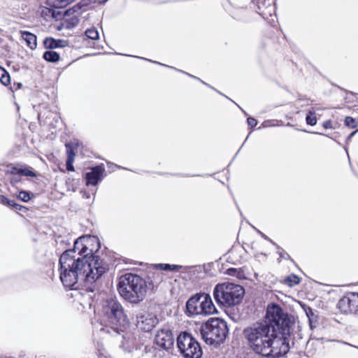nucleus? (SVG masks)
Here are the masks:
<instances>
[{
    "mask_svg": "<svg viewBox=\"0 0 358 358\" xmlns=\"http://www.w3.org/2000/svg\"><path fill=\"white\" fill-rule=\"evenodd\" d=\"M59 43H65L64 41H56L53 38H46L44 41V44L47 48H55L59 47Z\"/></svg>",
    "mask_w": 358,
    "mask_h": 358,
    "instance_id": "nucleus-21",
    "label": "nucleus"
},
{
    "mask_svg": "<svg viewBox=\"0 0 358 358\" xmlns=\"http://www.w3.org/2000/svg\"><path fill=\"white\" fill-rule=\"evenodd\" d=\"M262 323H266L277 329L285 330L289 326V319L287 313H284L282 308L275 304L267 307L266 320Z\"/></svg>",
    "mask_w": 358,
    "mask_h": 358,
    "instance_id": "nucleus-10",
    "label": "nucleus"
},
{
    "mask_svg": "<svg viewBox=\"0 0 358 358\" xmlns=\"http://www.w3.org/2000/svg\"><path fill=\"white\" fill-rule=\"evenodd\" d=\"M87 3H88V5L90 3H106L108 0H85Z\"/></svg>",
    "mask_w": 358,
    "mask_h": 358,
    "instance_id": "nucleus-32",
    "label": "nucleus"
},
{
    "mask_svg": "<svg viewBox=\"0 0 358 358\" xmlns=\"http://www.w3.org/2000/svg\"><path fill=\"white\" fill-rule=\"evenodd\" d=\"M162 270L164 271H179L181 268V266L174 265V264H161L158 265Z\"/></svg>",
    "mask_w": 358,
    "mask_h": 358,
    "instance_id": "nucleus-24",
    "label": "nucleus"
},
{
    "mask_svg": "<svg viewBox=\"0 0 358 358\" xmlns=\"http://www.w3.org/2000/svg\"><path fill=\"white\" fill-rule=\"evenodd\" d=\"M243 335L250 348L264 357H280L289 349L286 338L278 336L274 328L266 323L253 324L244 329Z\"/></svg>",
    "mask_w": 358,
    "mask_h": 358,
    "instance_id": "nucleus-1",
    "label": "nucleus"
},
{
    "mask_svg": "<svg viewBox=\"0 0 358 358\" xmlns=\"http://www.w3.org/2000/svg\"><path fill=\"white\" fill-rule=\"evenodd\" d=\"M177 345L185 358H201L202 355L199 343L189 333L182 332L178 336Z\"/></svg>",
    "mask_w": 358,
    "mask_h": 358,
    "instance_id": "nucleus-9",
    "label": "nucleus"
},
{
    "mask_svg": "<svg viewBox=\"0 0 358 358\" xmlns=\"http://www.w3.org/2000/svg\"><path fill=\"white\" fill-rule=\"evenodd\" d=\"M228 331L227 322L220 318H210L201 327L202 338L209 345L222 343L225 340Z\"/></svg>",
    "mask_w": 358,
    "mask_h": 358,
    "instance_id": "nucleus-6",
    "label": "nucleus"
},
{
    "mask_svg": "<svg viewBox=\"0 0 358 358\" xmlns=\"http://www.w3.org/2000/svg\"><path fill=\"white\" fill-rule=\"evenodd\" d=\"M21 36L23 40H24L27 43V45L31 48V49H35L37 45L36 43V36L28 31H21Z\"/></svg>",
    "mask_w": 358,
    "mask_h": 358,
    "instance_id": "nucleus-17",
    "label": "nucleus"
},
{
    "mask_svg": "<svg viewBox=\"0 0 358 358\" xmlns=\"http://www.w3.org/2000/svg\"><path fill=\"white\" fill-rule=\"evenodd\" d=\"M244 293L243 287L231 282L217 284L213 290V296L217 303L227 307L238 304L242 301Z\"/></svg>",
    "mask_w": 358,
    "mask_h": 358,
    "instance_id": "nucleus-5",
    "label": "nucleus"
},
{
    "mask_svg": "<svg viewBox=\"0 0 358 358\" xmlns=\"http://www.w3.org/2000/svg\"><path fill=\"white\" fill-rule=\"evenodd\" d=\"M13 207L15 208L17 210H22V209L25 208L24 206L17 204V203H15V205L13 206Z\"/></svg>",
    "mask_w": 358,
    "mask_h": 358,
    "instance_id": "nucleus-35",
    "label": "nucleus"
},
{
    "mask_svg": "<svg viewBox=\"0 0 358 358\" xmlns=\"http://www.w3.org/2000/svg\"><path fill=\"white\" fill-rule=\"evenodd\" d=\"M1 202H2L3 204L7 205V206H12V207H13V206H15V203L13 201H12V200H9V199H7L6 197L3 196V197L1 199Z\"/></svg>",
    "mask_w": 358,
    "mask_h": 358,
    "instance_id": "nucleus-28",
    "label": "nucleus"
},
{
    "mask_svg": "<svg viewBox=\"0 0 358 358\" xmlns=\"http://www.w3.org/2000/svg\"><path fill=\"white\" fill-rule=\"evenodd\" d=\"M306 121L308 124L311 126H314L317 124V118L315 115V111L313 110H310L308 111V113L306 117Z\"/></svg>",
    "mask_w": 358,
    "mask_h": 358,
    "instance_id": "nucleus-22",
    "label": "nucleus"
},
{
    "mask_svg": "<svg viewBox=\"0 0 358 358\" xmlns=\"http://www.w3.org/2000/svg\"><path fill=\"white\" fill-rule=\"evenodd\" d=\"M278 253L279 254L280 257L283 259H289V255L284 251L283 249L278 246Z\"/></svg>",
    "mask_w": 358,
    "mask_h": 358,
    "instance_id": "nucleus-29",
    "label": "nucleus"
},
{
    "mask_svg": "<svg viewBox=\"0 0 358 358\" xmlns=\"http://www.w3.org/2000/svg\"><path fill=\"white\" fill-rule=\"evenodd\" d=\"M247 122L249 126L254 127L257 125V121L253 117H248Z\"/></svg>",
    "mask_w": 358,
    "mask_h": 358,
    "instance_id": "nucleus-31",
    "label": "nucleus"
},
{
    "mask_svg": "<svg viewBox=\"0 0 358 358\" xmlns=\"http://www.w3.org/2000/svg\"><path fill=\"white\" fill-rule=\"evenodd\" d=\"M0 81L4 85L10 83V76L8 73L1 66H0Z\"/></svg>",
    "mask_w": 358,
    "mask_h": 358,
    "instance_id": "nucleus-19",
    "label": "nucleus"
},
{
    "mask_svg": "<svg viewBox=\"0 0 358 358\" xmlns=\"http://www.w3.org/2000/svg\"><path fill=\"white\" fill-rule=\"evenodd\" d=\"M155 342L159 348L168 350L174 344V337L171 330L161 329L155 334Z\"/></svg>",
    "mask_w": 358,
    "mask_h": 358,
    "instance_id": "nucleus-13",
    "label": "nucleus"
},
{
    "mask_svg": "<svg viewBox=\"0 0 358 358\" xmlns=\"http://www.w3.org/2000/svg\"><path fill=\"white\" fill-rule=\"evenodd\" d=\"M189 316H208L217 313V309L210 294L200 292L190 297L186 303Z\"/></svg>",
    "mask_w": 358,
    "mask_h": 358,
    "instance_id": "nucleus-8",
    "label": "nucleus"
},
{
    "mask_svg": "<svg viewBox=\"0 0 358 358\" xmlns=\"http://www.w3.org/2000/svg\"><path fill=\"white\" fill-rule=\"evenodd\" d=\"M262 236H263L266 240H268V241H271L270 240V238H268L266 235L262 234Z\"/></svg>",
    "mask_w": 358,
    "mask_h": 358,
    "instance_id": "nucleus-37",
    "label": "nucleus"
},
{
    "mask_svg": "<svg viewBox=\"0 0 358 358\" xmlns=\"http://www.w3.org/2000/svg\"><path fill=\"white\" fill-rule=\"evenodd\" d=\"M104 171L105 169L102 165L92 168L91 171L87 173L85 176L87 185H96L101 180Z\"/></svg>",
    "mask_w": 358,
    "mask_h": 358,
    "instance_id": "nucleus-15",
    "label": "nucleus"
},
{
    "mask_svg": "<svg viewBox=\"0 0 358 358\" xmlns=\"http://www.w3.org/2000/svg\"><path fill=\"white\" fill-rule=\"evenodd\" d=\"M323 127L325 128V129H329V128H331V121H326L324 122L323 124Z\"/></svg>",
    "mask_w": 358,
    "mask_h": 358,
    "instance_id": "nucleus-33",
    "label": "nucleus"
},
{
    "mask_svg": "<svg viewBox=\"0 0 358 358\" xmlns=\"http://www.w3.org/2000/svg\"><path fill=\"white\" fill-rule=\"evenodd\" d=\"M76 271L78 275L76 280L73 285H67L64 281H62L63 285L72 289H77L78 288V281L83 280L88 289L93 291V285L106 272V268L104 262L101 260L97 256H94L87 261L82 262V264L78 266V268H72V271Z\"/></svg>",
    "mask_w": 358,
    "mask_h": 358,
    "instance_id": "nucleus-3",
    "label": "nucleus"
},
{
    "mask_svg": "<svg viewBox=\"0 0 358 358\" xmlns=\"http://www.w3.org/2000/svg\"><path fill=\"white\" fill-rule=\"evenodd\" d=\"M12 175H20L29 177H36V173L28 167L13 166L9 171Z\"/></svg>",
    "mask_w": 358,
    "mask_h": 358,
    "instance_id": "nucleus-16",
    "label": "nucleus"
},
{
    "mask_svg": "<svg viewBox=\"0 0 358 358\" xmlns=\"http://www.w3.org/2000/svg\"><path fill=\"white\" fill-rule=\"evenodd\" d=\"M356 133V131H353L352 133H351V134L349 136V138H350L352 136H353Z\"/></svg>",
    "mask_w": 358,
    "mask_h": 358,
    "instance_id": "nucleus-38",
    "label": "nucleus"
},
{
    "mask_svg": "<svg viewBox=\"0 0 358 358\" xmlns=\"http://www.w3.org/2000/svg\"><path fill=\"white\" fill-rule=\"evenodd\" d=\"M74 161H71V159H67L66 160V169L69 171H74V167L73 166V163Z\"/></svg>",
    "mask_w": 358,
    "mask_h": 358,
    "instance_id": "nucleus-30",
    "label": "nucleus"
},
{
    "mask_svg": "<svg viewBox=\"0 0 358 358\" xmlns=\"http://www.w3.org/2000/svg\"><path fill=\"white\" fill-rule=\"evenodd\" d=\"M236 272V270L235 268H229L227 270V274L230 275H235V273Z\"/></svg>",
    "mask_w": 358,
    "mask_h": 358,
    "instance_id": "nucleus-34",
    "label": "nucleus"
},
{
    "mask_svg": "<svg viewBox=\"0 0 358 358\" xmlns=\"http://www.w3.org/2000/svg\"><path fill=\"white\" fill-rule=\"evenodd\" d=\"M43 58L48 62H55L59 61V55L55 51L49 50L44 52Z\"/></svg>",
    "mask_w": 358,
    "mask_h": 358,
    "instance_id": "nucleus-18",
    "label": "nucleus"
},
{
    "mask_svg": "<svg viewBox=\"0 0 358 358\" xmlns=\"http://www.w3.org/2000/svg\"><path fill=\"white\" fill-rule=\"evenodd\" d=\"M65 145L66 148L67 159H71V161H74L76 154L73 150V143H66Z\"/></svg>",
    "mask_w": 358,
    "mask_h": 358,
    "instance_id": "nucleus-25",
    "label": "nucleus"
},
{
    "mask_svg": "<svg viewBox=\"0 0 358 358\" xmlns=\"http://www.w3.org/2000/svg\"><path fill=\"white\" fill-rule=\"evenodd\" d=\"M87 6L88 3L85 0H81L78 3L65 11L64 17L66 23V28L71 29L78 24L79 22L78 17L82 13L81 10H85V8Z\"/></svg>",
    "mask_w": 358,
    "mask_h": 358,
    "instance_id": "nucleus-11",
    "label": "nucleus"
},
{
    "mask_svg": "<svg viewBox=\"0 0 358 358\" xmlns=\"http://www.w3.org/2000/svg\"><path fill=\"white\" fill-rule=\"evenodd\" d=\"M157 323V317L152 313L144 312L137 316L136 326L144 331H151Z\"/></svg>",
    "mask_w": 358,
    "mask_h": 358,
    "instance_id": "nucleus-14",
    "label": "nucleus"
},
{
    "mask_svg": "<svg viewBox=\"0 0 358 358\" xmlns=\"http://www.w3.org/2000/svg\"><path fill=\"white\" fill-rule=\"evenodd\" d=\"M117 289L122 297L134 303L142 301L147 290L145 281L132 273H126L120 278Z\"/></svg>",
    "mask_w": 358,
    "mask_h": 358,
    "instance_id": "nucleus-4",
    "label": "nucleus"
},
{
    "mask_svg": "<svg viewBox=\"0 0 358 358\" xmlns=\"http://www.w3.org/2000/svg\"><path fill=\"white\" fill-rule=\"evenodd\" d=\"M85 36L92 40H97L99 37L98 31L95 28H90L85 31Z\"/></svg>",
    "mask_w": 358,
    "mask_h": 358,
    "instance_id": "nucleus-23",
    "label": "nucleus"
},
{
    "mask_svg": "<svg viewBox=\"0 0 358 358\" xmlns=\"http://www.w3.org/2000/svg\"><path fill=\"white\" fill-rule=\"evenodd\" d=\"M338 308L344 313H354L358 310V292H350L341 299Z\"/></svg>",
    "mask_w": 358,
    "mask_h": 358,
    "instance_id": "nucleus-12",
    "label": "nucleus"
},
{
    "mask_svg": "<svg viewBox=\"0 0 358 358\" xmlns=\"http://www.w3.org/2000/svg\"><path fill=\"white\" fill-rule=\"evenodd\" d=\"M66 42L65 43H59V47H64L66 45Z\"/></svg>",
    "mask_w": 358,
    "mask_h": 358,
    "instance_id": "nucleus-36",
    "label": "nucleus"
},
{
    "mask_svg": "<svg viewBox=\"0 0 358 358\" xmlns=\"http://www.w3.org/2000/svg\"><path fill=\"white\" fill-rule=\"evenodd\" d=\"M99 247V240L95 236H84L75 241L73 248L66 250L59 258L61 281L73 285L78 274L75 270L72 271V268H78L82 262L94 257V252Z\"/></svg>",
    "mask_w": 358,
    "mask_h": 358,
    "instance_id": "nucleus-2",
    "label": "nucleus"
},
{
    "mask_svg": "<svg viewBox=\"0 0 358 358\" xmlns=\"http://www.w3.org/2000/svg\"><path fill=\"white\" fill-rule=\"evenodd\" d=\"M18 198L24 202H27L31 199L30 194L25 191L20 192Z\"/></svg>",
    "mask_w": 358,
    "mask_h": 358,
    "instance_id": "nucleus-26",
    "label": "nucleus"
},
{
    "mask_svg": "<svg viewBox=\"0 0 358 358\" xmlns=\"http://www.w3.org/2000/svg\"><path fill=\"white\" fill-rule=\"evenodd\" d=\"M102 320L111 325V330L118 333V326H124L127 323L121 304L116 299L110 298L106 300L102 306Z\"/></svg>",
    "mask_w": 358,
    "mask_h": 358,
    "instance_id": "nucleus-7",
    "label": "nucleus"
},
{
    "mask_svg": "<svg viewBox=\"0 0 358 358\" xmlns=\"http://www.w3.org/2000/svg\"><path fill=\"white\" fill-rule=\"evenodd\" d=\"M285 282L289 287H293L294 285H298L300 282L299 278L296 275H290L287 276L285 280Z\"/></svg>",
    "mask_w": 358,
    "mask_h": 358,
    "instance_id": "nucleus-20",
    "label": "nucleus"
},
{
    "mask_svg": "<svg viewBox=\"0 0 358 358\" xmlns=\"http://www.w3.org/2000/svg\"><path fill=\"white\" fill-rule=\"evenodd\" d=\"M345 124L346 126L350 128H355L357 127L355 124V120L354 118L351 117H346L345 119Z\"/></svg>",
    "mask_w": 358,
    "mask_h": 358,
    "instance_id": "nucleus-27",
    "label": "nucleus"
}]
</instances>
